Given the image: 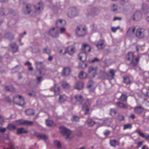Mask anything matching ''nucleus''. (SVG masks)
<instances>
[{
    "instance_id": "obj_54",
    "label": "nucleus",
    "mask_w": 149,
    "mask_h": 149,
    "mask_svg": "<svg viewBox=\"0 0 149 149\" xmlns=\"http://www.w3.org/2000/svg\"><path fill=\"white\" fill-rule=\"evenodd\" d=\"M118 119L120 121H123L124 120V117L123 115H119L118 116Z\"/></svg>"
},
{
    "instance_id": "obj_7",
    "label": "nucleus",
    "mask_w": 149,
    "mask_h": 149,
    "mask_svg": "<svg viewBox=\"0 0 149 149\" xmlns=\"http://www.w3.org/2000/svg\"><path fill=\"white\" fill-rule=\"evenodd\" d=\"M75 31L76 34L79 37L83 36L86 33V29L84 28H83L82 30H81L80 28L79 27L77 26Z\"/></svg>"
},
{
    "instance_id": "obj_12",
    "label": "nucleus",
    "mask_w": 149,
    "mask_h": 149,
    "mask_svg": "<svg viewBox=\"0 0 149 149\" xmlns=\"http://www.w3.org/2000/svg\"><path fill=\"white\" fill-rule=\"evenodd\" d=\"M55 28H53L49 30V33L53 38H57L59 36V33L57 31H55Z\"/></svg>"
},
{
    "instance_id": "obj_1",
    "label": "nucleus",
    "mask_w": 149,
    "mask_h": 149,
    "mask_svg": "<svg viewBox=\"0 0 149 149\" xmlns=\"http://www.w3.org/2000/svg\"><path fill=\"white\" fill-rule=\"evenodd\" d=\"M44 6V3L42 2H39L36 5H33L29 4L27 5L25 8L23 9L22 11L26 15L31 14V15L33 16L34 13L32 10V7L34 8L36 12L40 13L43 10Z\"/></svg>"
},
{
    "instance_id": "obj_13",
    "label": "nucleus",
    "mask_w": 149,
    "mask_h": 149,
    "mask_svg": "<svg viewBox=\"0 0 149 149\" xmlns=\"http://www.w3.org/2000/svg\"><path fill=\"white\" fill-rule=\"evenodd\" d=\"M120 95V97L118 99L122 101H126L127 100V96L126 95L123 93H119L116 95V97H117V95Z\"/></svg>"
},
{
    "instance_id": "obj_51",
    "label": "nucleus",
    "mask_w": 149,
    "mask_h": 149,
    "mask_svg": "<svg viewBox=\"0 0 149 149\" xmlns=\"http://www.w3.org/2000/svg\"><path fill=\"white\" fill-rule=\"evenodd\" d=\"M43 52L49 55L50 54V51L49 49L47 50V48H44L43 50Z\"/></svg>"
},
{
    "instance_id": "obj_43",
    "label": "nucleus",
    "mask_w": 149,
    "mask_h": 149,
    "mask_svg": "<svg viewBox=\"0 0 149 149\" xmlns=\"http://www.w3.org/2000/svg\"><path fill=\"white\" fill-rule=\"evenodd\" d=\"M116 143L117 141L115 139H114L113 140H110V144L111 146L115 147L116 146V145H115V144Z\"/></svg>"
},
{
    "instance_id": "obj_23",
    "label": "nucleus",
    "mask_w": 149,
    "mask_h": 149,
    "mask_svg": "<svg viewBox=\"0 0 149 149\" xmlns=\"http://www.w3.org/2000/svg\"><path fill=\"white\" fill-rule=\"evenodd\" d=\"M116 103L118 107L122 108L127 109L130 107V106L129 105L125 104L120 102H116Z\"/></svg>"
},
{
    "instance_id": "obj_32",
    "label": "nucleus",
    "mask_w": 149,
    "mask_h": 149,
    "mask_svg": "<svg viewBox=\"0 0 149 149\" xmlns=\"http://www.w3.org/2000/svg\"><path fill=\"white\" fill-rule=\"evenodd\" d=\"M81 104L82 105V107L83 108H84L85 107H88V106L90 105V102L89 100L87 99L84 100H83L82 102V104Z\"/></svg>"
},
{
    "instance_id": "obj_50",
    "label": "nucleus",
    "mask_w": 149,
    "mask_h": 149,
    "mask_svg": "<svg viewBox=\"0 0 149 149\" xmlns=\"http://www.w3.org/2000/svg\"><path fill=\"white\" fill-rule=\"evenodd\" d=\"M100 60L99 58L97 57L94 58L90 62V63H93L96 62H99Z\"/></svg>"
},
{
    "instance_id": "obj_45",
    "label": "nucleus",
    "mask_w": 149,
    "mask_h": 149,
    "mask_svg": "<svg viewBox=\"0 0 149 149\" xmlns=\"http://www.w3.org/2000/svg\"><path fill=\"white\" fill-rule=\"evenodd\" d=\"M55 145L56 146L57 148H59L61 147V145L60 142L57 140H55L54 141Z\"/></svg>"
},
{
    "instance_id": "obj_59",
    "label": "nucleus",
    "mask_w": 149,
    "mask_h": 149,
    "mask_svg": "<svg viewBox=\"0 0 149 149\" xmlns=\"http://www.w3.org/2000/svg\"><path fill=\"white\" fill-rule=\"evenodd\" d=\"M42 63V62H36V67H40Z\"/></svg>"
},
{
    "instance_id": "obj_31",
    "label": "nucleus",
    "mask_w": 149,
    "mask_h": 149,
    "mask_svg": "<svg viewBox=\"0 0 149 149\" xmlns=\"http://www.w3.org/2000/svg\"><path fill=\"white\" fill-rule=\"evenodd\" d=\"M25 112L26 115L28 116L33 115L35 113L34 110L32 109H30L26 110Z\"/></svg>"
},
{
    "instance_id": "obj_53",
    "label": "nucleus",
    "mask_w": 149,
    "mask_h": 149,
    "mask_svg": "<svg viewBox=\"0 0 149 149\" xmlns=\"http://www.w3.org/2000/svg\"><path fill=\"white\" fill-rule=\"evenodd\" d=\"M129 2V0H120V3L122 5H124L125 4Z\"/></svg>"
},
{
    "instance_id": "obj_8",
    "label": "nucleus",
    "mask_w": 149,
    "mask_h": 149,
    "mask_svg": "<svg viewBox=\"0 0 149 149\" xmlns=\"http://www.w3.org/2000/svg\"><path fill=\"white\" fill-rule=\"evenodd\" d=\"M35 135L39 140H43L45 142L48 138V135L39 132L36 134Z\"/></svg>"
},
{
    "instance_id": "obj_22",
    "label": "nucleus",
    "mask_w": 149,
    "mask_h": 149,
    "mask_svg": "<svg viewBox=\"0 0 149 149\" xmlns=\"http://www.w3.org/2000/svg\"><path fill=\"white\" fill-rule=\"evenodd\" d=\"M136 132L141 137L145 138L147 140H149V134L147 133L144 134L139 131H137Z\"/></svg>"
},
{
    "instance_id": "obj_52",
    "label": "nucleus",
    "mask_w": 149,
    "mask_h": 149,
    "mask_svg": "<svg viewBox=\"0 0 149 149\" xmlns=\"http://www.w3.org/2000/svg\"><path fill=\"white\" fill-rule=\"evenodd\" d=\"M116 113V111L113 109H111L109 112V114L111 116L115 115Z\"/></svg>"
},
{
    "instance_id": "obj_62",
    "label": "nucleus",
    "mask_w": 149,
    "mask_h": 149,
    "mask_svg": "<svg viewBox=\"0 0 149 149\" xmlns=\"http://www.w3.org/2000/svg\"><path fill=\"white\" fill-rule=\"evenodd\" d=\"M65 28L62 27H61V29L60 30V32L61 33H62L65 32Z\"/></svg>"
},
{
    "instance_id": "obj_3",
    "label": "nucleus",
    "mask_w": 149,
    "mask_h": 149,
    "mask_svg": "<svg viewBox=\"0 0 149 149\" xmlns=\"http://www.w3.org/2000/svg\"><path fill=\"white\" fill-rule=\"evenodd\" d=\"M98 67L97 66L95 65H91L89 67L88 70V73L93 77L94 78L97 74Z\"/></svg>"
},
{
    "instance_id": "obj_26",
    "label": "nucleus",
    "mask_w": 149,
    "mask_h": 149,
    "mask_svg": "<svg viewBox=\"0 0 149 149\" xmlns=\"http://www.w3.org/2000/svg\"><path fill=\"white\" fill-rule=\"evenodd\" d=\"M82 50L85 52H86V50H88V52H90L91 50V47L88 44H84L81 48Z\"/></svg>"
},
{
    "instance_id": "obj_49",
    "label": "nucleus",
    "mask_w": 149,
    "mask_h": 149,
    "mask_svg": "<svg viewBox=\"0 0 149 149\" xmlns=\"http://www.w3.org/2000/svg\"><path fill=\"white\" fill-rule=\"evenodd\" d=\"M83 109L84 111V115H86L88 114L90 110L88 107H85L83 108Z\"/></svg>"
},
{
    "instance_id": "obj_19",
    "label": "nucleus",
    "mask_w": 149,
    "mask_h": 149,
    "mask_svg": "<svg viewBox=\"0 0 149 149\" xmlns=\"http://www.w3.org/2000/svg\"><path fill=\"white\" fill-rule=\"evenodd\" d=\"M16 129V133L17 134H26L28 132L27 130H24L23 127L18 128Z\"/></svg>"
},
{
    "instance_id": "obj_57",
    "label": "nucleus",
    "mask_w": 149,
    "mask_h": 149,
    "mask_svg": "<svg viewBox=\"0 0 149 149\" xmlns=\"http://www.w3.org/2000/svg\"><path fill=\"white\" fill-rule=\"evenodd\" d=\"M110 132L109 130H106L104 132V135L106 136H107L109 135L110 134Z\"/></svg>"
},
{
    "instance_id": "obj_16",
    "label": "nucleus",
    "mask_w": 149,
    "mask_h": 149,
    "mask_svg": "<svg viewBox=\"0 0 149 149\" xmlns=\"http://www.w3.org/2000/svg\"><path fill=\"white\" fill-rule=\"evenodd\" d=\"M10 45L12 49L13 53H15L18 51V46L16 45V43H13L11 44Z\"/></svg>"
},
{
    "instance_id": "obj_39",
    "label": "nucleus",
    "mask_w": 149,
    "mask_h": 149,
    "mask_svg": "<svg viewBox=\"0 0 149 149\" xmlns=\"http://www.w3.org/2000/svg\"><path fill=\"white\" fill-rule=\"evenodd\" d=\"M10 131H13L15 129H16V127L12 124H9L8 125L7 127Z\"/></svg>"
},
{
    "instance_id": "obj_29",
    "label": "nucleus",
    "mask_w": 149,
    "mask_h": 149,
    "mask_svg": "<svg viewBox=\"0 0 149 149\" xmlns=\"http://www.w3.org/2000/svg\"><path fill=\"white\" fill-rule=\"evenodd\" d=\"M8 13V9H5L3 7H1L0 8V13L3 15H6Z\"/></svg>"
},
{
    "instance_id": "obj_24",
    "label": "nucleus",
    "mask_w": 149,
    "mask_h": 149,
    "mask_svg": "<svg viewBox=\"0 0 149 149\" xmlns=\"http://www.w3.org/2000/svg\"><path fill=\"white\" fill-rule=\"evenodd\" d=\"M74 97L77 102H79L81 104H82L84 100L82 95L79 94L75 96Z\"/></svg>"
},
{
    "instance_id": "obj_61",
    "label": "nucleus",
    "mask_w": 149,
    "mask_h": 149,
    "mask_svg": "<svg viewBox=\"0 0 149 149\" xmlns=\"http://www.w3.org/2000/svg\"><path fill=\"white\" fill-rule=\"evenodd\" d=\"M18 96V97L19 98V99L21 100H22L23 101V102H24V99L22 97L21 95H17L15 96V97H17Z\"/></svg>"
},
{
    "instance_id": "obj_35",
    "label": "nucleus",
    "mask_w": 149,
    "mask_h": 149,
    "mask_svg": "<svg viewBox=\"0 0 149 149\" xmlns=\"http://www.w3.org/2000/svg\"><path fill=\"white\" fill-rule=\"evenodd\" d=\"M135 28H133L132 29L131 28H130L127 32V35L129 36H131L132 34L134 33L135 31Z\"/></svg>"
},
{
    "instance_id": "obj_14",
    "label": "nucleus",
    "mask_w": 149,
    "mask_h": 149,
    "mask_svg": "<svg viewBox=\"0 0 149 149\" xmlns=\"http://www.w3.org/2000/svg\"><path fill=\"white\" fill-rule=\"evenodd\" d=\"M84 83L81 82H77L75 85L74 87L75 88L78 90L82 89L84 88Z\"/></svg>"
},
{
    "instance_id": "obj_36",
    "label": "nucleus",
    "mask_w": 149,
    "mask_h": 149,
    "mask_svg": "<svg viewBox=\"0 0 149 149\" xmlns=\"http://www.w3.org/2000/svg\"><path fill=\"white\" fill-rule=\"evenodd\" d=\"M111 123V119L109 118H106L103 120V123L106 125L109 126Z\"/></svg>"
},
{
    "instance_id": "obj_5",
    "label": "nucleus",
    "mask_w": 149,
    "mask_h": 149,
    "mask_svg": "<svg viewBox=\"0 0 149 149\" xmlns=\"http://www.w3.org/2000/svg\"><path fill=\"white\" fill-rule=\"evenodd\" d=\"M78 15V12L75 8H70L68 13V17L70 18H73Z\"/></svg>"
},
{
    "instance_id": "obj_64",
    "label": "nucleus",
    "mask_w": 149,
    "mask_h": 149,
    "mask_svg": "<svg viewBox=\"0 0 149 149\" xmlns=\"http://www.w3.org/2000/svg\"><path fill=\"white\" fill-rule=\"evenodd\" d=\"M122 19V18L120 17H114L113 18V21H115L117 20H121Z\"/></svg>"
},
{
    "instance_id": "obj_17",
    "label": "nucleus",
    "mask_w": 149,
    "mask_h": 149,
    "mask_svg": "<svg viewBox=\"0 0 149 149\" xmlns=\"http://www.w3.org/2000/svg\"><path fill=\"white\" fill-rule=\"evenodd\" d=\"M71 72V70L69 68H64L62 72V74L64 76H67Z\"/></svg>"
},
{
    "instance_id": "obj_18",
    "label": "nucleus",
    "mask_w": 149,
    "mask_h": 149,
    "mask_svg": "<svg viewBox=\"0 0 149 149\" xmlns=\"http://www.w3.org/2000/svg\"><path fill=\"white\" fill-rule=\"evenodd\" d=\"M65 24V22L62 20H59L56 22V26L57 27L61 28L64 26Z\"/></svg>"
},
{
    "instance_id": "obj_33",
    "label": "nucleus",
    "mask_w": 149,
    "mask_h": 149,
    "mask_svg": "<svg viewBox=\"0 0 149 149\" xmlns=\"http://www.w3.org/2000/svg\"><path fill=\"white\" fill-rule=\"evenodd\" d=\"M23 125L26 126H31L33 125L34 123L33 121L24 120L23 121Z\"/></svg>"
},
{
    "instance_id": "obj_20",
    "label": "nucleus",
    "mask_w": 149,
    "mask_h": 149,
    "mask_svg": "<svg viewBox=\"0 0 149 149\" xmlns=\"http://www.w3.org/2000/svg\"><path fill=\"white\" fill-rule=\"evenodd\" d=\"M140 59V57L139 56H137L135 59V61L134 60V59L131 60V62L130 63V65L133 67H135L136 66L139 61Z\"/></svg>"
},
{
    "instance_id": "obj_34",
    "label": "nucleus",
    "mask_w": 149,
    "mask_h": 149,
    "mask_svg": "<svg viewBox=\"0 0 149 149\" xmlns=\"http://www.w3.org/2000/svg\"><path fill=\"white\" fill-rule=\"evenodd\" d=\"M56 84H54L53 88H54V92L55 94L57 95L58 94L60 93V89L59 87L56 88Z\"/></svg>"
},
{
    "instance_id": "obj_30",
    "label": "nucleus",
    "mask_w": 149,
    "mask_h": 149,
    "mask_svg": "<svg viewBox=\"0 0 149 149\" xmlns=\"http://www.w3.org/2000/svg\"><path fill=\"white\" fill-rule=\"evenodd\" d=\"M87 122L89 126L92 127L96 123V122L91 118H88L87 120Z\"/></svg>"
},
{
    "instance_id": "obj_40",
    "label": "nucleus",
    "mask_w": 149,
    "mask_h": 149,
    "mask_svg": "<svg viewBox=\"0 0 149 149\" xmlns=\"http://www.w3.org/2000/svg\"><path fill=\"white\" fill-rule=\"evenodd\" d=\"M132 127V125L131 124H127L123 125V130H125L127 129H131Z\"/></svg>"
},
{
    "instance_id": "obj_9",
    "label": "nucleus",
    "mask_w": 149,
    "mask_h": 149,
    "mask_svg": "<svg viewBox=\"0 0 149 149\" xmlns=\"http://www.w3.org/2000/svg\"><path fill=\"white\" fill-rule=\"evenodd\" d=\"M136 36L138 38L140 39L144 36V30L143 29L139 28L137 29Z\"/></svg>"
},
{
    "instance_id": "obj_46",
    "label": "nucleus",
    "mask_w": 149,
    "mask_h": 149,
    "mask_svg": "<svg viewBox=\"0 0 149 149\" xmlns=\"http://www.w3.org/2000/svg\"><path fill=\"white\" fill-rule=\"evenodd\" d=\"M23 120L22 119H19L16 120L15 123L17 125H23Z\"/></svg>"
},
{
    "instance_id": "obj_44",
    "label": "nucleus",
    "mask_w": 149,
    "mask_h": 149,
    "mask_svg": "<svg viewBox=\"0 0 149 149\" xmlns=\"http://www.w3.org/2000/svg\"><path fill=\"white\" fill-rule=\"evenodd\" d=\"M62 86L64 88H68L70 86L68 83L66 82H63L62 83Z\"/></svg>"
},
{
    "instance_id": "obj_28",
    "label": "nucleus",
    "mask_w": 149,
    "mask_h": 149,
    "mask_svg": "<svg viewBox=\"0 0 149 149\" xmlns=\"http://www.w3.org/2000/svg\"><path fill=\"white\" fill-rule=\"evenodd\" d=\"M58 99L60 103H63L66 101L67 97L65 95H60Z\"/></svg>"
},
{
    "instance_id": "obj_58",
    "label": "nucleus",
    "mask_w": 149,
    "mask_h": 149,
    "mask_svg": "<svg viewBox=\"0 0 149 149\" xmlns=\"http://www.w3.org/2000/svg\"><path fill=\"white\" fill-rule=\"evenodd\" d=\"M42 76H40L36 77V79L38 83H40L41 82L42 80Z\"/></svg>"
},
{
    "instance_id": "obj_41",
    "label": "nucleus",
    "mask_w": 149,
    "mask_h": 149,
    "mask_svg": "<svg viewBox=\"0 0 149 149\" xmlns=\"http://www.w3.org/2000/svg\"><path fill=\"white\" fill-rule=\"evenodd\" d=\"M100 75L102 78L104 79L106 75V74L104 71L100 70Z\"/></svg>"
},
{
    "instance_id": "obj_38",
    "label": "nucleus",
    "mask_w": 149,
    "mask_h": 149,
    "mask_svg": "<svg viewBox=\"0 0 149 149\" xmlns=\"http://www.w3.org/2000/svg\"><path fill=\"white\" fill-rule=\"evenodd\" d=\"M4 38L9 40H11L13 38L14 36L11 33H7L4 35Z\"/></svg>"
},
{
    "instance_id": "obj_56",
    "label": "nucleus",
    "mask_w": 149,
    "mask_h": 149,
    "mask_svg": "<svg viewBox=\"0 0 149 149\" xmlns=\"http://www.w3.org/2000/svg\"><path fill=\"white\" fill-rule=\"evenodd\" d=\"M76 135L78 137H81L83 135V133L80 131H77L76 132Z\"/></svg>"
},
{
    "instance_id": "obj_4",
    "label": "nucleus",
    "mask_w": 149,
    "mask_h": 149,
    "mask_svg": "<svg viewBox=\"0 0 149 149\" xmlns=\"http://www.w3.org/2000/svg\"><path fill=\"white\" fill-rule=\"evenodd\" d=\"M105 41L104 40L100 39L97 41L95 42V45L97 47L99 50L102 49L104 47L105 45Z\"/></svg>"
},
{
    "instance_id": "obj_25",
    "label": "nucleus",
    "mask_w": 149,
    "mask_h": 149,
    "mask_svg": "<svg viewBox=\"0 0 149 149\" xmlns=\"http://www.w3.org/2000/svg\"><path fill=\"white\" fill-rule=\"evenodd\" d=\"M134 57V53L132 52H129L126 55L125 58L127 61H129L133 59Z\"/></svg>"
},
{
    "instance_id": "obj_63",
    "label": "nucleus",
    "mask_w": 149,
    "mask_h": 149,
    "mask_svg": "<svg viewBox=\"0 0 149 149\" xmlns=\"http://www.w3.org/2000/svg\"><path fill=\"white\" fill-rule=\"evenodd\" d=\"M15 104H17V105L19 106H20L22 107H24V105L26 104L24 102H23V103L22 104H20L17 103H15Z\"/></svg>"
},
{
    "instance_id": "obj_27",
    "label": "nucleus",
    "mask_w": 149,
    "mask_h": 149,
    "mask_svg": "<svg viewBox=\"0 0 149 149\" xmlns=\"http://www.w3.org/2000/svg\"><path fill=\"white\" fill-rule=\"evenodd\" d=\"M123 82L126 85L129 84L130 83L131 81L128 76L125 75L123 77Z\"/></svg>"
},
{
    "instance_id": "obj_10",
    "label": "nucleus",
    "mask_w": 149,
    "mask_h": 149,
    "mask_svg": "<svg viewBox=\"0 0 149 149\" xmlns=\"http://www.w3.org/2000/svg\"><path fill=\"white\" fill-rule=\"evenodd\" d=\"M142 14L140 11H136L133 15L132 19L134 21H138L142 17Z\"/></svg>"
},
{
    "instance_id": "obj_48",
    "label": "nucleus",
    "mask_w": 149,
    "mask_h": 149,
    "mask_svg": "<svg viewBox=\"0 0 149 149\" xmlns=\"http://www.w3.org/2000/svg\"><path fill=\"white\" fill-rule=\"evenodd\" d=\"M79 117L77 116H74L71 118V120L72 121L78 122L79 120Z\"/></svg>"
},
{
    "instance_id": "obj_60",
    "label": "nucleus",
    "mask_w": 149,
    "mask_h": 149,
    "mask_svg": "<svg viewBox=\"0 0 149 149\" xmlns=\"http://www.w3.org/2000/svg\"><path fill=\"white\" fill-rule=\"evenodd\" d=\"M6 128L0 127V132L1 133H4L6 131Z\"/></svg>"
},
{
    "instance_id": "obj_15",
    "label": "nucleus",
    "mask_w": 149,
    "mask_h": 149,
    "mask_svg": "<svg viewBox=\"0 0 149 149\" xmlns=\"http://www.w3.org/2000/svg\"><path fill=\"white\" fill-rule=\"evenodd\" d=\"M141 8L144 13L146 14L149 12V7L146 3L142 4Z\"/></svg>"
},
{
    "instance_id": "obj_6",
    "label": "nucleus",
    "mask_w": 149,
    "mask_h": 149,
    "mask_svg": "<svg viewBox=\"0 0 149 149\" xmlns=\"http://www.w3.org/2000/svg\"><path fill=\"white\" fill-rule=\"evenodd\" d=\"M95 83L92 80H90L88 81L86 84V87L89 89L90 92L93 91L95 89Z\"/></svg>"
},
{
    "instance_id": "obj_2",
    "label": "nucleus",
    "mask_w": 149,
    "mask_h": 149,
    "mask_svg": "<svg viewBox=\"0 0 149 149\" xmlns=\"http://www.w3.org/2000/svg\"><path fill=\"white\" fill-rule=\"evenodd\" d=\"M59 128L61 133L66 139L70 140L72 139L71 136L72 132L69 129L63 126L60 127Z\"/></svg>"
},
{
    "instance_id": "obj_37",
    "label": "nucleus",
    "mask_w": 149,
    "mask_h": 149,
    "mask_svg": "<svg viewBox=\"0 0 149 149\" xmlns=\"http://www.w3.org/2000/svg\"><path fill=\"white\" fill-rule=\"evenodd\" d=\"M87 76V75L86 73L84 72L83 71H81L80 72L79 74V77L80 79H84Z\"/></svg>"
},
{
    "instance_id": "obj_42",
    "label": "nucleus",
    "mask_w": 149,
    "mask_h": 149,
    "mask_svg": "<svg viewBox=\"0 0 149 149\" xmlns=\"http://www.w3.org/2000/svg\"><path fill=\"white\" fill-rule=\"evenodd\" d=\"M46 124L47 126L48 127H51L53 123L52 120H46Z\"/></svg>"
},
{
    "instance_id": "obj_47",
    "label": "nucleus",
    "mask_w": 149,
    "mask_h": 149,
    "mask_svg": "<svg viewBox=\"0 0 149 149\" xmlns=\"http://www.w3.org/2000/svg\"><path fill=\"white\" fill-rule=\"evenodd\" d=\"M109 72L110 74L111 75V77L113 79V78L116 72V71L113 70V69H110L109 70Z\"/></svg>"
},
{
    "instance_id": "obj_11",
    "label": "nucleus",
    "mask_w": 149,
    "mask_h": 149,
    "mask_svg": "<svg viewBox=\"0 0 149 149\" xmlns=\"http://www.w3.org/2000/svg\"><path fill=\"white\" fill-rule=\"evenodd\" d=\"M75 48L72 46H68L65 50L63 54L68 53L69 55H72L75 52Z\"/></svg>"
},
{
    "instance_id": "obj_55",
    "label": "nucleus",
    "mask_w": 149,
    "mask_h": 149,
    "mask_svg": "<svg viewBox=\"0 0 149 149\" xmlns=\"http://www.w3.org/2000/svg\"><path fill=\"white\" fill-rule=\"evenodd\" d=\"M4 100L8 102H10L11 100L9 97L8 96H6L4 98Z\"/></svg>"
},
{
    "instance_id": "obj_21",
    "label": "nucleus",
    "mask_w": 149,
    "mask_h": 149,
    "mask_svg": "<svg viewBox=\"0 0 149 149\" xmlns=\"http://www.w3.org/2000/svg\"><path fill=\"white\" fill-rule=\"evenodd\" d=\"M134 109L135 113L138 114H141L143 110V109L140 106L136 107Z\"/></svg>"
}]
</instances>
